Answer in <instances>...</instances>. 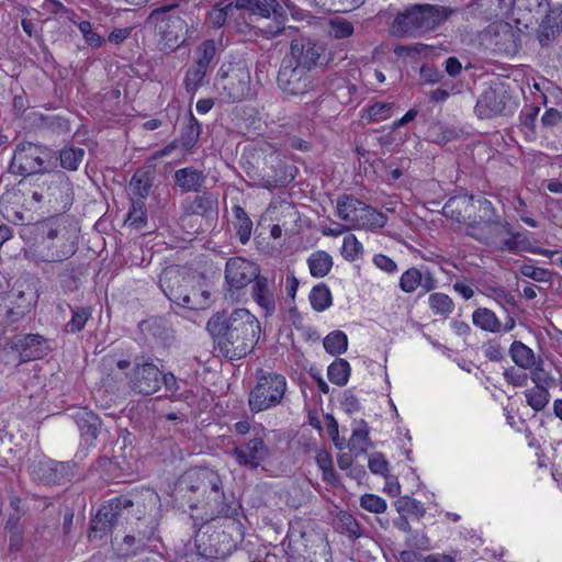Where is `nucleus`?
Wrapping results in <instances>:
<instances>
[{
    "label": "nucleus",
    "instance_id": "nucleus-16",
    "mask_svg": "<svg viewBox=\"0 0 562 562\" xmlns=\"http://www.w3.org/2000/svg\"><path fill=\"white\" fill-rule=\"evenodd\" d=\"M236 463L248 470H257L270 456V449L260 436L235 446L232 450Z\"/></svg>",
    "mask_w": 562,
    "mask_h": 562
},
{
    "label": "nucleus",
    "instance_id": "nucleus-23",
    "mask_svg": "<svg viewBox=\"0 0 562 562\" xmlns=\"http://www.w3.org/2000/svg\"><path fill=\"white\" fill-rule=\"evenodd\" d=\"M422 286L424 293L430 292L437 286V280L429 270L424 272L413 267L407 269L400 279V288L405 293L414 292Z\"/></svg>",
    "mask_w": 562,
    "mask_h": 562
},
{
    "label": "nucleus",
    "instance_id": "nucleus-49",
    "mask_svg": "<svg viewBox=\"0 0 562 562\" xmlns=\"http://www.w3.org/2000/svg\"><path fill=\"white\" fill-rule=\"evenodd\" d=\"M394 506L400 515H405L406 517L407 515H412L417 519H422L426 514L423 504L409 496L400 497L394 503Z\"/></svg>",
    "mask_w": 562,
    "mask_h": 562
},
{
    "label": "nucleus",
    "instance_id": "nucleus-19",
    "mask_svg": "<svg viewBox=\"0 0 562 562\" xmlns=\"http://www.w3.org/2000/svg\"><path fill=\"white\" fill-rule=\"evenodd\" d=\"M7 347L19 353L20 362L43 358L47 352L46 340L38 334H19L10 339Z\"/></svg>",
    "mask_w": 562,
    "mask_h": 562
},
{
    "label": "nucleus",
    "instance_id": "nucleus-3",
    "mask_svg": "<svg viewBox=\"0 0 562 562\" xmlns=\"http://www.w3.org/2000/svg\"><path fill=\"white\" fill-rule=\"evenodd\" d=\"M454 12L438 4H413L396 14L390 31L398 37H418L439 27Z\"/></svg>",
    "mask_w": 562,
    "mask_h": 562
},
{
    "label": "nucleus",
    "instance_id": "nucleus-34",
    "mask_svg": "<svg viewBox=\"0 0 562 562\" xmlns=\"http://www.w3.org/2000/svg\"><path fill=\"white\" fill-rule=\"evenodd\" d=\"M363 202L350 194H342L337 199V216L349 223L348 228L353 229L360 212L363 210Z\"/></svg>",
    "mask_w": 562,
    "mask_h": 562
},
{
    "label": "nucleus",
    "instance_id": "nucleus-38",
    "mask_svg": "<svg viewBox=\"0 0 562 562\" xmlns=\"http://www.w3.org/2000/svg\"><path fill=\"white\" fill-rule=\"evenodd\" d=\"M151 186L153 177L150 172L144 169H137L131 178L128 190L134 199L146 200L150 193Z\"/></svg>",
    "mask_w": 562,
    "mask_h": 562
},
{
    "label": "nucleus",
    "instance_id": "nucleus-33",
    "mask_svg": "<svg viewBox=\"0 0 562 562\" xmlns=\"http://www.w3.org/2000/svg\"><path fill=\"white\" fill-rule=\"evenodd\" d=\"M514 5L517 10H526L529 11L530 13H535V15L537 16H542L544 14L547 24L546 29L550 30L551 33L558 32L560 29H562V16L560 23H551L554 11L548 13V0H515Z\"/></svg>",
    "mask_w": 562,
    "mask_h": 562
},
{
    "label": "nucleus",
    "instance_id": "nucleus-64",
    "mask_svg": "<svg viewBox=\"0 0 562 562\" xmlns=\"http://www.w3.org/2000/svg\"><path fill=\"white\" fill-rule=\"evenodd\" d=\"M519 271L524 277L530 278L537 282H549L551 279V272L549 270L532 265H522Z\"/></svg>",
    "mask_w": 562,
    "mask_h": 562
},
{
    "label": "nucleus",
    "instance_id": "nucleus-52",
    "mask_svg": "<svg viewBox=\"0 0 562 562\" xmlns=\"http://www.w3.org/2000/svg\"><path fill=\"white\" fill-rule=\"evenodd\" d=\"M206 71V69L195 64L187 70L183 83L188 93L193 95L198 91L203 83Z\"/></svg>",
    "mask_w": 562,
    "mask_h": 562
},
{
    "label": "nucleus",
    "instance_id": "nucleus-62",
    "mask_svg": "<svg viewBox=\"0 0 562 562\" xmlns=\"http://www.w3.org/2000/svg\"><path fill=\"white\" fill-rule=\"evenodd\" d=\"M408 549L427 551L430 549V541L425 532L420 530H412L405 540Z\"/></svg>",
    "mask_w": 562,
    "mask_h": 562
},
{
    "label": "nucleus",
    "instance_id": "nucleus-1",
    "mask_svg": "<svg viewBox=\"0 0 562 562\" xmlns=\"http://www.w3.org/2000/svg\"><path fill=\"white\" fill-rule=\"evenodd\" d=\"M206 329L215 348L228 360H239L249 355L261 333L258 318L246 308L214 314L207 321Z\"/></svg>",
    "mask_w": 562,
    "mask_h": 562
},
{
    "label": "nucleus",
    "instance_id": "nucleus-31",
    "mask_svg": "<svg viewBox=\"0 0 562 562\" xmlns=\"http://www.w3.org/2000/svg\"><path fill=\"white\" fill-rule=\"evenodd\" d=\"M206 180L202 170L186 167L175 171L173 181L183 192H200Z\"/></svg>",
    "mask_w": 562,
    "mask_h": 562
},
{
    "label": "nucleus",
    "instance_id": "nucleus-44",
    "mask_svg": "<svg viewBox=\"0 0 562 562\" xmlns=\"http://www.w3.org/2000/svg\"><path fill=\"white\" fill-rule=\"evenodd\" d=\"M186 274L177 267H167L159 277V286L166 296L169 295L170 288L172 291L184 282Z\"/></svg>",
    "mask_w": 562,
    "mask_h": 562
},
{
    "label": "nucleus",
    "instance_id": "nucleus-56",
    "mask_svg": "<svg viewBox=\"0 0 562 562\" xmlns=\"http://www.w3.org/2000/svg\"><path fill=\"white\" fill-rule=\"evenodd\" d=\"M127 220L131 225L140 228L146 224L147 212L145 207V200L132 198V205L127 214Z\"/></svg>",
    "mask_w": 562,
    "mask_h": 562
},
{
    "label": "nucleus",
    "instance_id": "nucleus-22",
    "mask_svg": "<svg viewBox=\"0 0 562 562\" xmlns=\"http://www.w3.org/2000/svg\"><path fill=\"white\" fill-rule=\"evenodd\" d=\"M36 302L35 293L30 290L19 291L15 295L14 301H10V305H4L0 303V318H3L8 324H14L20 322L29 314Z\"/></svg>",
    "mask_w": 562,
    "mask_h": 562
},
{
    "label": "nucleus",
    "instance_id": "nucleus-63",
    "mask_svg": "<svg viewBox=\"0 0 562 562\" xmlns=\"http://www.w3.org/2000/svg\"><path fill=\"white\" fill-rule=\"evenodd\" d=\"M360 505L368 512L381 514L386 510V502L375 494H364L360 498Z\"/></svg>",
    "mask_w": 562,
    "mask_h": 562
},
{
    "label": "nucleus",
    "instance_id": "nucleus-13",
    "mask_svg": "<svg viewBox=\"0 0 562 562\" xmlns=\"http://www.w3.org/2000/svg\"><path fill=\"white\" fill-rule=\"evenodd\" d=\"M236 7L244 9L261 18H273L276 26H267L265 33L269 37H277L285 29L286 14L282 5L277 0H237Z\"/></svg>",
    "mask_w": 562,
    "mask_h": 562
},
{
    "label": "nucleus",
    "instance_id": "nucleus-10",
    "mask_svg": "<svg viewBox=\"0 0 562 562\" xmlns=\"http://www.w3.org/2000/svg\"><path fill=\"white\" fill-rule=\"evenodd\" d=\"M285 58L310 71L317 67H324L329 61L325 44L311 37L292 40L290 55Z\"/></svg>",
    "mask_w": 562,
    "mask_h": 562
},
{
    "label": "nucleus",
    "instance_id": "nucleus-32",
    "mask_svg": "<svg viewBox=\"0 0 562 562\" xmlns=\"http://www.w3.org/2000/svg\"><path fill=\"white\" fill-rule=\"evenodd\" d=\"M76 424L83 440L92 445L101 430V419L91 411H79L75 415Z\"/></svg>",
    "mask_w": 562,
    "mask_h": 562
},
{
    "label": "nucleus",
    "instance_id": "nucleus-9",
    "mask_svg": "<svg viewBox=\"0 0 562 562\" xmlns=\"http://www.w3.org/2000/svg\"><path fill=\"white\" fill-rule=\"evenodd\" d=\"M277 82L279 88L288 95H304L318 90L322 81L314 77L310 70L299 66L288 58H283Z\"/></svg>",
    "mask_w": 562,
    "mask_h": 562
},
{
    "label": "nucleus",
    "instance_id": "nucleus-2",
    "mask_svg": "<svg viewBox=\"0 0 562 562\" xmlns=\"http://www.w3.org/2000/svg\"><path fill=\"white\" fill-rule=\"evenodd\" d=\"M30 198L48 214L65 213L74 202V184L63 170L52 169L30 180Z\"/></svg>",
    "mask_w": 562,
    "mask_h": 562
},
{
    "label": "nucleus",
    "instance_id": "nucleus-6",
    "mask_svg": "<svg viewBox=\"0 0 562 562\" xmlns=\"http://www.w3.org/2000/svg\"><path fill=\"white\" fill-rule=\"evenodd\" d=\"M286 391L285 376L277 372L257 371V383L249 394L248 405L252 413L279 405Z\"/></svg>",
    "mask_w": 562,
    "mask_h": 562
},
{
    "label": "nucleus",
    "instance_id": "nucleus-8",
    "mask_svg": "<svg viewBox=\"0 0 562 562\" xmlns=\"http://www.w3.org/2000/svg\"><path fill=\"white\" fill-rule=\"evenodd\" d=\"M201 496L213 515L218 517L238 516L241 508L234 494H226L220 474L209 469L202 483Z\"/></svg>",
    "mask_w": 562,
    "mask_h": 562
},
{
    "label": "nucleus",
    "instance_id": "nucleus-18",
    "mask_svg": "<svg viewBox=\"0 0 562 562\" xmlns=\"http://www.w3.org/2000/svg\"><path fill=\"white\" fill-rule=\"evenodd\" d=\"M127 376L131 389L142 395H151L161 386V372L151 362L136 364Z\"/></svg>",
    "mask_w": 562,
    "mask_h": 562
},
{
    "label": "nucleus",
    "instance_id": "nucleus-55",
    "mask_svg": "<svg viewBox=\"0 0 562 562\" xmlns=\"http://www.w3.org/2000/svg\"><path fill=\"white\" fill-rule=\"evenodd\" d=\"M211 293L210 291L196 288L191 283L187 308L190 310H204L210 305Z\"/></svg>",
    "mask_w": 562,
    "mask_h": 562
},
{
    "label": "nucleus",
    "instance_id": "nucleus-50",
    "mask_svg": "<svg viewBox=\"0 0 562 562\" xmlns=\"http://www.w3.org/2000/svg\"><path fill=\"white\" fill-rule=\"evenodd\" d=\"M325 350L330 355H341L347 350L348 338L341 330L329 333L323 341Z\"/></svg>",
    "mask_w": 562,
    "mask_h": 562
},
{
    "label": "nucleus",
    "instance_id": "nucleus-37",
    "mask_svg": "<svg viewBox=\"0 0 562 562\" xmlns=\"http://www.w3.org/2000/svg\"><path fill=\"white\" fill-rule=\"evenodd\" d=\"M508 352L514 363L522 370L531 369L538 360L533 350L520 340H514Z\"/></svg>",
    "mask_w": 562,
    "mask_h": 562
},
{
    "label": "nucleus",
    "instance_id": "nucleus-51",
    "mask_svg": "<svg viewBox=\"0 0 562 562\" xmlns=\"http://www.w3.org/2000/svg\"><path fill=\"white\" fill-rule=\"evenodd\" d=\"M92 315L91 307L88 306H76L71 307V318L67 323L66 327L70 333H78L83 329L86 323Z\"/></svg>",
    "mask_w": 562,
    "mask_h": 562
},
{
    "label": "nucleus",
    "instance_id": "nucleus-41",
    "mask_svg": "<svg viewBox=\"0 0 562 562\" xmlns=\"http://www.w3.org/2000/svg\"><path fill=\"white\" fill-rule=\"evenodd\" d=\"M207 470V468H195L187 471L180 477V488L192 493H199L201 495L202 483L205 479Z\"/></svg>",
    "mask_w": 562,
    "mask_h": 562
},
{
    "label": "nucleus",
    "instance_id": "nucleus-40",
    "mask_svg": "<svg viewBox=\"0 0 562 562\" xmlns=\"http://www.w3.org/2000/svg\"><path fill=\"white\" fill-rule=\"evenodd\" d=\"M234 227L239 241L245 245L249 241L252 232V221L240 205L233 207Z\"/></svg>",
    "mask_w": 562,
    "mask_h": 562
},
{
    "label": "nucleus",
    "instance_id": "nucleus-14",
    "mask_svg": "<svg viewBox=\"0 0 562 562\" xmlns=\"http://www.w3.org/2000/svg\"><path fill=\"white\" fill-rule=\"evenodd\" d=\"M260 274L258 265L241 257L229 258L225 265V282L228 285L231 296L234 295L235 291H239L250 283L252 284Z\"/></svg>",
    "mask_w": 562,
    "mask_h": 562
},
{
    "label": "nucleus",
    "instance_id": "nucleus-61",
    "mask_svg": "<svg viewBox=\"0 0 562 562\" xmlns=\"http://www.w3.org/2000/svg\"><path fill=\"white\" fill-rule=\"evenodd\" d=\"M330 35L336 40L347 38L353 33V25L351 22L344 19H334L329 23Z\"/></svg>",
    "mask_w": 562,
    "mask_h": 562
},
{
    "label": "nucleus",
    "instance_id": "nucleus-58",
    "mask_svg": "<svg viewBox=\"0 0 562 562\" xmlns=\"http://www.w3.org/2000/svg\"><path fill=\"white\" fill-rule=\"evenodd\" d=\"M362 251V244L355 235L351 234L344 237L341 255L346 260L353 261L358 259Z\"/></svg>",
    "mask_w": 562,
    "mask_h": 562
},
{
    "label": "nucleus",
    "instance_id": "nucleus-48",
    "mask_svg": "<svg viewBox=\"0 0 562 562\" xmlns=\"http://www.w3.org/2000/svg\"><path fill=\"white\" fill-rule=\"evenodd\" d=\"M529 370L530 379L535 383V386L549 389L555 384V379L547 369L542 358L538 357L536 364Z\"/></svg>",
    "mask_w": 562,
    "mask_h": 562
},
{
    "label": "nucleus",
    "instance_id": "nucleus-25",
    "mask_svg": "<svg viewBox=\"0 0 562 562\" xmlns=\"http://www.w3.org/2000/svg\"><path fill=\"white\" fill-rule=\"evenodd\" d=\"M475 206L473 195L450 198L442 207V214L457 223H465L470 227V216Z\"/></svg>",
    "mask_w": 562,
    "mask_h": 562
},
{
    "label": "nucleus",
    "instance_id": "nucleus-5",
    "mask_svg": "<svg viewBox=\"0 0 562 562\" xmlns=\"http://www.w3.org/2000/svg\"><path fill=\"white\" fill-rule=\"evenodd\" d=\"M215 88L226 102H239L252 94L250 69L245 60L223 65Z\"/></svg>",
    "mask_w": 562,
    "mask_h": 562
},
{
    "label": "nucleus",
    "instance_id": "nucleus-45",
    "mask_svg": "<svg viewBox=\"0 0 562 562\" xmlns=\"http://www.w3.org/2000/svg\"><path fill=\"white\" fill-rule=\"evenodd\" d=\"M350 372L349 362L341 358L336 359L327 369L329 381L338 386H344L348 383Z\"/></svg>",
    "mask_w": 562,
    "mask_h": 562
},
{
    "label": "nucleus",
    "instance_id": "nucleus-57",
    "mask_svg": "<svg viewBox=\"0 0 562 562\" xmlns=\"http://www.w3.org/2000/svg\"><path fill=\"white\" fill-rule=\"evenodd\" d=\"M196 54L198 59L195 61V65L207 70L216 54L215 42L213 40L202 42L198 47Z\"/></svg>",
    "mask_w": 562,
    "mask_h": 562
},
{
    "label": "nucleus",
    "instance_id": "nucleus-43",
    "mask_svg": "<svg viewBox=\"0 0 562 562\" xmlns=\"http://www.w3.org/2000/svg\"><path fill=\"white\" fill-rule=\"evenodd\" d=\"M472 318L473 324L483 330L497 333L502 329L499 319L496 317L495 313L488 308L480 307L475 310Z\"/></svg>",
    "mask_w": 562,
    "mask_h": 562
},
{
    "label": "nucleus",
    "instance_id": "nucleus-47",
    "mask_svg": "<svg viewBox=\"0 0 562 562\" xmlns=\"http://www.w3.org/2000/svg\"><path fill=\"white\" fill-rule=\"evenodd\" d=\"M310 302L316 312L327 310L333 303V296L329 288L325 283L315 285L310 293Z\"/></svg>",
    "mask_w": 562,
    "mask_h": 562
},
{
    "label": "nucleus",
    "instance_id": "nucleus-4",
    "mask_svg": "<svg viewBox=\"0 0 562 562\" xmlns=\"http://www.w3.org/2000/svg\"><path fill=\"white\" fill-rule=\"evenodd\" d=\"M57 168V151L47 145L32 142L19 143L9 166L11 173L35 178Z\"/></svg>",
    "mask_w": 562,
    "mask_h": 562
},
{
    "label": "nucleus",
    "instance_id": "nucleus-42",
    "mask_svg": "<svg viewBox=\"0 0 562 562\" xmlns=\"http://www.w3.org/2000/svg\"><path fill=\"white\" fill-rule=\"evenodd\" d=\"M200 134H201V124L194 117L192 112H190L188 124L183 128L181 136L177 142L184 150H191L195 146V144L200 137Z\"/></svg>",
    "mask_w": 562,
    "mask_h": 562
},
{
    "label": "nucleus",
    "instance_id": "nucleus-39",
    "mask_svg": "<svg viewBox=\"0 0 562 562\" xmlns=\"http://www.w3.org/2000/svg\"><path fill=\"white\" fill-rule=\"evenodd\" d=\"M311 274L315 278H323L328 274L333 267V258L324 250L313 252L307 259Z\"/></svg>",
    "mask_w": 562,
    "mask_h": 562
},
{
    "label": "nucleus",
    "instance_id": "nucleus-60",
    "mask_svg": "<svg viewBox=\"0 0 562 562\" xmlns=\"http://www.w3.org/2000/svg\"><path fill=\"white\" fill-rule=\"evenodd\" d=\"M78 29L81 32L85 42L92 48H99L104 43L105 40L103 36L98 34L93 29L92 24L89 21H82L78 24Z\"/></svg>",
    "mask_w": 562,
    "mask_h": 562
},
{
    "label": "nucleus",
    "instance_id": "nucleus-12",
    "mask_svg": "<svg viewBox=\"0 0 562 562\" xmlns=\"http://www.w3.org/2000/svg\"><path fill=\"white\" fill-rule=\"evenodd\" d=\"M146 498H148L149 503L155 505L158 499V495L150 490H146L145 495L138 493L131 495H120L103 504L94 516L102 518L108 525L111 526V530H113L122 517L124 509L135 505L139 507L140 505H144V501Z\"/></svg>",
    "mask_w": 562,
    "mask_h": 562
},
{
    "label": "nucleus",
    "instance_id": "nucleus-20",
    "mask_svg": "<svg viewBox=\"0 0 562 562\" xmlns=\"http://www.w3.org/2000/svg\"><path fill=\"white\" fill-rule=\"evenodd\" d=\"M77 251L76 244L67 236L53 240H42L34 252L37 262H61Z\"/></svg>",
    "mask_w": 562,
    "mask_h": 562
},
{
    "label": "nucleus",
    "instance_id": "nucleus-11",
    "mask_svg": "<svg viewBox=\"0 0 562 562\" xmlns=\"http://www.w3.org/2000/svg\"><path fill=\"white\" fill-rule=\"evenodd\" d=\"M516 103L503 83L488 87L479 97L475 113L480 119L508 115L514 112Z\"/></svg>",
    "mask_w": 562,
    "mask_h": 562
},
{
    "label": "nucleus",
    "instance_id": "nucleus-36",
    "mask_svg": "<svg viewBox=\"0 0 562 562\" xmlns=\"http://www.w3.org/2000/svg\"><path fill=\"white\" fill-rule=\"evenodd\" d=\"M57 151V166L67 171H77L86 156L83 148L65 146Z\"/></svg>",
    "mask_w": 562,
    "mask_h": 562
},
{
    "label": "nucleus",
    "instance_id": "nucleus-28",
    "mask_svg": "<svg viewBox=\"0 0 562 562\" xmlns=\"http://www.w3.org/2000/svg\"><path fill=\"white\" fill-rule=\"evenodd\" d=\"M217 199L209 191H203L201 194L195 195L193 199H188L182 203L184 215H200L207 217L216 214Z\"/></svg>",
    "mask_w": 562,
    "mask_h": 562
},
{
    "label": "nucleus",
    "instance_id": "nucleus-15",
    "mask_svg": "<svg viewBox=\"0 0 562 562\" xmlns=\"http://www.w3.org/2000/svg\"><path fill=\"white\" fill-rule=\"evenodd\" d=\"M74 464L55 460H40L31 467V476L44 485H59L74 475Z\"/></svg>",
    "mask_w": 562,
    "mask_h": 562
},
{
    "label": "nucleus",
    "instance_id": "nucleus-24",
    "mask_svg": "<svg viewBox=\"0 0 562 562\" xmlns=\"http://www.w3.org/2000/svg\"><path fill=\"white\" fill-rule=\"evenodd\" d=\"M140 521L137 525L136 535H137V547L134 549H122L119 554L120 560L126 561L127 559L135 557L146 550V542L151 540L155 537V533L158 528V521L154 517L149 518H140Z\"/></svg>",
    "mask_w": 562,
    "mask_h": 562
},
{
    "label": "nucleus",
    "instance_id": "nucleus-59",
    "mask_svg": "<svg viewBox=\"0 0 562 562\" xmlns=\"http://www.w3.org/2000/svg\"><path fill=\"white\" fill-rule=\"evenodd\" d=\"M191 283H193V278L190 276L184 277V282L179 285L176 290L172 291V288H170L169 295L167 296L171 302L186 307V304H188L189 300V292Z\"/></svg>",
    "mask_w": 562,
    "mask_h": 562
},
{
    "label": "nucleus",
    "instance_id": "nucleus-21",
    "mask_svg": "<svg viewBox=\"0 0 562 562\" xmlns=\"http://www.w3.org/2000/svg\"><path fill=\"white\" fill-rule=\"evenodd\" d=\"M254 302L262 311L265 317L272 316L277 311V289L273 278L260 274L250 288Z\"/></svg>",
    "mask_w": 562,
    "mask_h": 562
},
{
    "label": "nucleus",
    "instance_id": "nucleus-29",
    "mask_svg": "<svg viewBox=\"0 0 562 562\" xmlns=\"http://www.w3.org/2000/svg\"><path fill=\"white\" fill-rule=\"evenodd\" d=\"M216 529L205 525L195 533L194 542L198 554L205 559H223L220 557L218 540H216Z\"/></svg>",
    "mask_w": 562,
    "mask_h": 562
},
{
    "label": "nucleus",
    "instance_id": "nucleus-17",
    "mask_svg": "<svg viewBox=\"0 0 562 562\" xmlns=\"http://www.w3.org/2000/svg\"><path fill=\"white\" fill-rule=\"evenodd\" d=\"M474 203L475 206L472 209L470 216V231L467 234L481 243L490 244V238L479 233L480 226H494L497 228L502 223L498 221V216L490 200L485 198H474Z\"/></svg>",
    "mask_w": 562,
    "mask_h": 562
},
{
    "label": "nucleus",
    "instance_id": "nucleus-7",
    "mask_svg": "<svg viewBox=\"0 0 562 562\" xmlns=\"http://www.w3.org/2000/svg\"><path fill=\"white\" fill-rule=\"evenodd\" d=\"M147 23L154 26L160 41L169 49L179 47L193 35L181 21L180 14L172 12V7L167 4L153 10Z\"/></svg>",
    "mask_w": 562,
    "mask_h": 562
},
{
    "label": "nucleus",
    "instance_id": "nucleus-53",
    "mask_svg": "<svg viewBox=\"0 0 562 562\" xmlns=\"http://www.w3.org/2000/svg\"><path fill=\"white\" fill-rule=\"evenodd\" d=\"M527 404L539 412L542 411L550 400V393L546 387L533 386L525 393Z\"/></svg>",
    "mask_w": 562,
    "mask_h": 562
},
{
    "label": "nucleus",
    "instance_id": "nucleus-35",
    "mask_svg": "<svg viewBox=\"0 0 562 562\" xmlns=\"http://www.w3.org/2000/svg\"><path fill=\"white\" fill-rule=\"evenodd\" d=\"M387 216L376 211L370 205L363 204V210L358 216L357 223L353 224V229H376L385 226Z\"/></svg>",
    "mask_w": 562,
    "mask_h": 562
},
{
    "label": "nucleus",
    "instance_id": "nucleus-46",
    "mask_svg": "<svg viewBox=\"0 0 562 562\" xmlns=\"http://www.w3.org/2000/svg\"><path fill=\"white\" fill-rule=\"evenodd\" d=\"M495 49L504 54H513L517 49L514 31L505 24L494 34Z\"/></svg>",
    "mask_w": 562,
    "mask_h": 562
},
{
    "label": "nucleus",
    "instance_id": "nucleus-30",
    "mask_svg": "<svg viewBox=\"0 0 562 562\" xmlns=\"http://www.w3.org/2000/svg\"><path fill=\"white\" fill-rule=\"evenodd\" d=\"M229 518L232 520L226 524L225 529H216L215 536L216 540H218V548L216 551H220V557H223V559L231 555L237 548L238 540L233 537L232 531H235L240 538L243 536V525L236 519V516Z\"/></svg>",
    "mask_w": 562,
    "mask_h": 562
},
{
    "label": "nucleus",
    "instance_id": "nucleus-54",
    "mask_svg": "<svg viewBox=\"0 0 562 562\" xmlns=\"http://www.w3.org/2000/svg\"><path fill=\"white\" fill-rule=\"evenodd\" d=\"M429 305L435 314L448 316L452 313L454 304L449 295L435 292L429 295Z\"/></svg>",
    "mask_w": 562,
    "mask_h": 562
},
{
    "label": "nucleus",
    "instance_id": "nucleus-27",
    "mask_svg": "<svg viewBox=\"0 0 562 562\" xmlns=\"http://www.w3.org/2000/svg\"><path fill=\"white\" fill-rule=\"evenodd\" d=\"M269 170H265L260 178V186L268 190L285 187L294 179L288 167L277 157H271Z\"/></svg>",
    "mask_w": 562,
    "mask_h": 562
},
{
    "label": "nucleus",
    "instance_id": "nucleus-26",
    "mask_svg": "<svg viewBox=\"0 0 562 562\" xmlns=\"http://www.w3.org/2000/svg\"><path fill=\"white\" fill-rule=\"evenodd\" d=\"M203 0H176L167 4L172 7V12L179 13L180 19L193 34L201 22Z\"/></svg>",
    "mask_w": 562,
    "mask_h": 562
}]
</instances>
